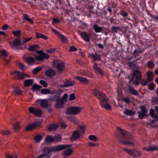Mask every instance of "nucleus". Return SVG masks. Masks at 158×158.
I'll return each mask as SVG.
<instances>
[{"label": "nucleus", "instance_id": "nucleus-1", "mask_svg": "<svg viewBox=\"0 0 158 158\" xmlns=\"http://www.w3.org/2000/svg\"><path fill=\"white\" fill-rule=\"evenodd\" d=\"M118 130L123 136L122 139H120V142L125 145L128 146L135 145V139L131 136L127 132L123 131L119 128H118Z\"/></svg>", "mask_w": 158, "mask_h": 158}, {"label": "nucleus", "instance_id": "nucleus-2", "mask_svg": "<svg viewBox=\"0 0 158 158\" xmlns=\"http://www.w3.org/2000/svg\"><path fill=\"white\" fill-rule=\"evenodd\" d=\"M50 100L52 102H56L55 107L56 108H60L63 107V103L62 101L60 99V95L59 94L52 96Z\"/></svg>", "mask_w": 158, "mask_h": 158}, {"label": "nucleus", "instance_id": "nucleus-3", "mask_svg": "<svg viewBox=\"0 0 158 158\" xmlns=\"http://www.w3.org/2000/svg\"><path fill=\"white\" fill-rule=\"evenodd\" d=\"M82 108L79 106L71 107L67 109L66 113L77 115L81 110Z\"/></svg>", "mask_w": 158, "mask_h": 158}, {"label": "nucleus", "instance_id": "nucleus-4", "mask_svg": "<svg viewBox=\"0 0 158 158\" xmlns=\"http://www.w3.org/2000/svg\"><path fill=\"white\" fill-rule=\"evenodd\" d=\"M70 146L68 145H59L53 146L50 148V149H48V151L49 152H56L65 149Z\"/></svg>", "mask_w": 158, "mask_h": 158}, {"label": "nucleus", "instance_id": "nucleus-5", "mask_svg": "<svg viewBox=\"0 0 158 158\" xmlns=\"http://www.w3.org/2000/svg\"><path fill=\"white\" fill-rule=\"evenodd\" d=\"M36 105H40L43 108H46L48 106V102L47 99H39L37 100L35 102Z\"/></svg>", "mask_w": 158, "mask_h": 158}, {"label": "nucleus", "instance_id": "nucleus-6", "mask_svg": "<svg viewBox=\"0 0 158 158\" xmlns=\"http://www.w3.org/2000/svg\"><path fill=\"white\" fill-rule=\"evenodd\" d=\"M42 122V121L41 120L35 121L32 124H29L26 126L25 130V131H28L34 129L39 126L41 124Z\"/></svg>", "mask_w": 158, "mask_h": 158}, {"label": "nucleus", "instance_id": "nucleus-7", "mask_svg": "<svg viewBox=\"0 0 158 158\" xmlns=\"http://www.w3.org/2000/svg\"><path fill=\"white\" fill-rule=\"evenodd\" d=\"M39 54L38 55H34L35 59L38 61H42L44 59H48L49 57V55L48 53L43 52L41 54L39 53Z\"/></svg>", "mask_w": 158, "mask_h": 158}, {"label": "nucleus", "instance_id": "nucleus-8", "mask_svg": "<svg viewBox=\"0 0 158 158\" xmlns=\"http://www.w3.org/2000/svg\"><path fill=\"white\" fill-rule=\"evenodd\" d=\"M93 94L97 98L101 101L103 100V98L106 97L105 95L97 89H94L92 91Z\"/></svg>", "mask_w": 158, "mask_h": 158}, {"label": "nucleus", "instance_id": "nucleus-9", "mask_svg": "<svg viewBox=\"0 0 158 158\" xmlns=\"http://www.w3.org/2000/svg\"><path fill=\"white\" fill-rule=\"evenodd\" d=\"M141 111L138 112V117L141 119H143V118L147 115L148 112V110L144 106H142L140 108Z\"/></svg>", "mask_w": 158, "mask_h": 158}, {"label": "nucleus", "instance_id": "nucleus-10", "mask_svg": "<svg viewBox=\"0 0 158 158\" xmlns=\"http://www.w3.org/2000/svg\"><path fill=\"white\" fill-rule=\"evenodd\" d=\"M1 52L3 59L5 60L7 63H9L10 60L11 56L4 50H1Z\"/></svg>", "mask_w": 158, "mask_h": 158}, {"label": "nucleus", "instance_id": "nucleus-11", "mask_svg": "<svg viewBox=\"0 0 158 158\" xmlns=\"http://www.w3.org/2000/svg\"><path fill=\"white\" fill-rule=\"evenodd\" d=\"M103 100L101 101V105L104 108L108 110H110L112 109L111 106L109 104H107L106 103L107 102L108 99L106 96L103 98Z\"/></svg>", "mask_w": 158, "mask_h": 158}, {"label": "nucleus", "instance_id": "nucleus-12", "mask_svg": "<svg viewBox=\"0 0 158 158\" xmlns=\"http://www.w3.org/2000/svg\"><path fill=\"white\" fill-rule=\"evenodd\" d=\"M53 64H57L56 69L59 73H61L64 70L65 67V64L63 62L57 63V61H54Z\"/></svg>", "mask_w": 158, "mask_h": 158}, {"label": "nucleus", "instance_id": "nucleus-13", "mask_svg": "<svg viewBox=\"0 0 158 158\" xmlns=\"http://www.w3.org/2000/svg\"><path fill=\"white\" fill-rule=\"evenodd\" d=\"M81 135L79 132H78L77 131H73L72 136L71 138V140L72 141H74L78 138H79L81 136Z\"/></svg>", "mask_w": 158, "mask_h": 158}, {"label": "nucleus", "instance_id": "nucleus-14", "mask_svg": "<svg viewBox=\"0 0 158 158\" xmlns=\"http://www.w3.org/2000/svg\"><path fill=\"white\" fill-rule=\"evenodd\" d=\"M39 48V46L38 44L33 45L30 46L28 48V50L31 52L36 51L37 53L39 54L40 51H37V50Z\"/></svg>", "mask_w": 158, "mask_h": 158}, {"label": "nucleus", "instance_id": "nucleus-15", "mask_svg": "<svg viewBox=\"0 0 158 158\" xmlns=\"http://www.w3.org/2000/svg\"><path fill=\"white\" fill-rule=\"evenodd\" d=\"M80 35L82 38L85 41L88 42L90 40V35L85 32H81Z\"/></svg>", "mask_w": 158, "mask_h": 158}, {"label": "nucleus", "instance_id": "nucleus-16", "mask_svg": "<svg viewBox=\"0 0 158 158\" xmlns=\"http://www.w3.org/2000/svg\"><path fill=\"white\" fill-rule=\"evenodd\" d=\"M141 72L139 70H134L133 75L137 79H140L142 77Z\"/></svg>", "mask_w": 158, "mask_h": 158}, {"label": "nucleus", "instance_id": "nucleus-17", "mask_svg": "<svg viewBox=\"0 0 158 158\" xmlns=\"http://www.w3.org/2000/svg\"><path fill=\"white\" fill-rule=\"evenodd\" d=\"M75 78L79 81L82 83L87 84L89 83V81L86 78L80 76H77L75 77Z\"/></svg>", "mask_w": 158, "mask_h": 158}, {"label": "nucleus", "instance_id": "nucleus-18", "mask_svg": "<svg viewBox=\"0 0 158 158\" xmlns=\"http://www.w3.org/2000/svg\"><path fill=\"white\" fill-rule=\"evenodd\" d=\"M75 84V83L73 81H67L64 82V85H60V87H67L74 86Z\"/></svg>", "mask_w": 158, "mask_h": 158}, {"label": "nucleus", "instance_id": "nucleus-19", "mask_svg": "<svg viewBox=\"0 0 158 158\" xmlns=\"http://www.w3.org/2000/svg\"><path fill=\"white\" fill-rule=\"evenodd\" d=\"M94 69L97 73L102 74V70L97 65V64L94 61L93 62Z\"/></svg>", "mask_w": 158, "mask_h": 158}, {"label": "nucleus", "instance_id": "nucleus-20", "mask_svg": "<svg viewBox=\"0 0 158 158\" xmlns=\"http://www.w3.org/2000/svg\"><path fill=\"white\" fill-rule=\"evenodd\" d=\"M55 71L52 69H48L45 72L46 75L48 77H51L56 75Z\"/></svg>", "mask_w": 158, "mask_h": 158}, {"label": "nucleus", "instance_id": "nucleus-21", "mask_svg": "<svg viewBox=\"0 0 158 158\" xmlns=\"http://www.w3.org/2000/svg\"><path fill=\"white\" fill-rule=\"evenodd\" d=\"M146 74L147 76V80L148 82H150L153 79L154 76L152 72L151 71H148L147 72Z\"/></svg>", "mask_w": 158, "mask_h": 158}, {"label": "nucleus", "instance_id": "nucleus-22", "mask_svg": "<svg viewBox=\"0 0 158 158\" xmlns=\"http://www.w3.org/2000/svg\"><path fill=\"white\" fill-rule=\"evenodd\" d=\"M59 126V125L57 123H52L49 126L48 130L50 131H54L57 129Z\"/></svg>", "mask_w": 158, "mask_h": 158}, {"label": "nucleus", "instance_id": "nucleus-23", "mask_svg": "<svg viewBox=\"0 0 158 158\" xmlns=\"http://www.w3.org/2000/svg\"><path fill=\"white\" fill-rule=\"evenodd\" d=\"M89 57L93 58L94 60H93V62L94 61V60L98 61L101 60V56L100 55H98L97 54H89Z\"/></svg>", "mask_w": 158, "mask_h": 158}, {"label": "nucleus", "instance_id": "nucleus-24", "mask_svg": "<svg viewBox=\"0 0 158 158\" xmlns=\"http://www.w3.org/2000/svg\"><path fill=\"white\" fill-rule=\"evenodd\" d=\"M85 125L79 126L76 131H77L79 132V133L81 135L85 133Z\"/></svg>", "mask_w": 158, "mask_h": 158}, {"label": "nucleus", "instance_id": "nucleus-25", "mask_svg": "<svg viewBox=\"0 0 158 158\" xmlns=\"http://www.w3.org/2000/svg\"><path fill=\"white\" fill-rule=\"evenodd\" d=\"M128 91L131 94L135 95H138V93L136 90L133 87L131 86H129L128 88Z\"/></svg>", "mask_w": 158, "mask_h": 158}, {"label": "nucleus", "instance_id": "nucleus-26", "mask_svg": "<svg viewBox=\"0 0 158 158\" xmlns=\"http://www.w3.org/2000/svg\"><path fill=\"white\" fill-rule=\"evenodd\" d=\"M64 152V155L66 156H69L71 155L73 152V150L71 148L65 149Z\"/></svg>", "mask_w": 158, "mask_h": 158}, {"label": "nucleus", "instance_id": "nucleus-27", "mask_svg": "<svg viewBox=\"0 0 158 158\" xmlns=\"http://www.w3.org/2000/svg\"><path fill=\"white\" fill-rule=\"evenodd\" d=\"M16 75L18 77V79H23L26 74L23 73L19 71H16L15 72Z\"/></svg>", "mask_w": 158, "mask_h": 158}, {"label": "nucleus", "instance_id": "nucleus-28", "mask_svg": "<svg viewBox=\"0 0 158 158\" xmlns=\"http://www.w3.org/2000/svg\"><path fill=\"white\" fill-rule=\"evenodd\" d=\"M68 120L70 121L75 123H77L79 122V120L77 118L74 116H71L68 117Z\"/></svg>", "mask_w": 158, "mask_h": 158}, {"label": "nucleus", "instance_id": "nucleus-29", "mask_svg": "<svg viewBox=\"0 0 158 158\" xmlns=\"http://www.w3.org/2000/svg\"><path fill=\"white\" fill-rule=\"evenodd\" d=\"M150 115L154 118L156 121H158V117L156 114H155V110L153 109H151L150 111Z\"/></svg>", "mask_w": 158, "mask_h": 158}, {"label": "nucleus", "instance_id": "nucleus-30", "mask_svg": "<svg viewBox=\"0 0 158 158\" xmlns=\"http://www.w3.org/2000/svg\"><path fill=\"white\" fill-rule=\"evenodd\" d=\"M22 19L23 20L25 19L29 22L30 23L33 24V22L32 19L30 18V17L27 14H24L23 16Z\"/></svg>", "mask_w": 158, "mask_h": 158}, {"label": "nucleus", "instance_id": "nucleus-31", "mask_svg": "<svg viewBox=\"0 0 158 158\" xmlns=\"http://www.w3.org/2000/svg\"><path fill=\"white\" fill-rule=\"evenodd\" d=\"M93 28L96 33H100L102 31V27L98 26L97 25L95 24L93 26Z\"/></svg>", "mask_w": 158, "mask_h": 158}, {"label": "nucleus", "instance_id": "nucleus-32", "mask_svg": "<svg viewBox=\"0 0 158 158\" xmlns=\"http://www.w3.org/2000/svg\"><path fill=\"white\" fill-rule=\"evenodd\" d=\"M34 80L33 79H29L26 80L24 81V85L26 86H30L31 85L33 82Z\"/></svg>", "mask_w": 158, "mask_h": 158}, {"label": "nucleus", "instance_id": "nucleus-33", "mask_svg": "<svg viewBox=\"0 0 158 158\" xmlns=\"http://www.w3.org/2000/svg\"><path fill=\"white\" fill-rule=\"evenodd\" d=\"M54 139L52 136L48 135L45 138V141L47 143H52L54 142Z\"/></svg>", "mask_w": 158, "mask_h": 158}, {"label": "nucleus", "instance_id": "nucleus-34", "mask_svg": "<svg viewBox=\"0 0 158 158\" xmlns=\"http://www.w3.org/2000/svg\"><path fill=\"white\" fill-rule=\"evenodd\" d=\"M13 91L14 93L18 95H20L22 94V91L17 87L13 88Z\"/></svg>", "mask_w": 158, "mask_h": 158}, {"label": "nucleus", "instance_id": "nucleus-35", "mask_svg": "<svg viewBox=\"0 0 158 158\" xmlns=\"http://www.w3.org/2000/svg\"><path fill=\"white\" fill-rule=\"evenodd\" d=\"M43 138L42 136L40 134L35 135L34 137V139L36 142H39Z\"/></svg>", "mask_w": 158, "mask_h": 158}, {"label": "nucleus", "instance_id": "nucleus-36", "mask_svg": "<svg viewBox=\"0 0 158 158\" xmlns=\"http://www.w3.org/2000/svg\"><path fill=\"white\" fill-rule=\"evenodd\" d=\"M13 129L16 131H18L20 128V126L19 124V122H16L13 124Z\"/></svg>", "mask_w": 158, "mask_h": 158}, {"label": "nucleus", "instance_id": "nucleus-37", "mask_svg": "<svg viewBox=\"0 0 158 158\" xmlns=\"http://www.w3.org/2000/svg\"><path fill=\"white\" fill-rule=\"evenodd\" d=\"M20 40L19 39H16L14 40L13 42V44H11L10 45L11 46L12 48H14L13 46H12V45L17 46L20 44Z\"/></svg>", "mask_w": 158, "mask_h": 158}, {"label": "nucleus", "instance_id": "nucleus-38", "mask_svg": "<svg viewBox=\"0 0 158 158\" xmlns=\"http://www.w3.org/2000/svg\"><path fill=\"white\" fill-rule=\"evenodd\" d=\"M27 63L29 64H31L34 62L35 59L32 57H27L26 59Z\"/></svg>", "mask_w": 158, "mask_h": 158}, {"label": "nucleus", "instance_id": "nucleus-39", "mask_svg": "<svg viewBox=\"0 0 158 158\" xmlns=\"http://www.w3.org/2000/svg\"><path fill=\"white\" fill-rule=\"evenodd\" d=\"M53 139H54V142L56 143L60 142L62 138L60 135H58L55 136Z\"/></svg>", "mask_w": 158, "mask_h": 158}, {"label": "nucleus", "instance_id": "nucleus-40", "mask_svg": "<svg viewBox=\"0 0 158 158\" xmlns=\"http://www.w3.org/2000/svg\"><path fill=\"white\" fill-rule=\"evenodd\" d=\"M144 149L148 151H153L158 150V148L155 146H150L145 148Z\"/></svg>", "mask_w": 158, "mask_h": 158}, {"label": "nucleus", "instance_id": "nucleus-41", "mask_svg": "<svg viewBox=\"0 0 158 158\" xmlns=\"http://www.w3.org/2000/svg\"><path fill=\"white\" fill-rule=\"evenodd\" d=\"M41 88V87L37 84H34L32 86V90L34 92H35Z\"/></svg>", "mask_w": 158, "mask_h": 158}, {"label": "nucleus", "instance_id": "nucleus-42", "mask_svg": "<svg viewBox=\"0 0 158 158\" xmlns=\"http://www.w3.org/2000/svg\"><path fill=\"white\" fill-rule=\"evenodd\" d=\"M58 37L60 39L61 41L63 43H65L67 41V38L62 34H60Z\"/></svg>", "mask_w": 158, "mask_h": 158}, {"label": "nucleus", "instance_id": "nucleus-43", "mask_svg": "<svg viewBox=\"0 0 158 158\" xmlns=\"http://www.w3.org/2000/svg\"><path fill=\"white\" fill-rule=\"evenodd\" d=\"M123 113L125 114L130 116H132L134 114L133 112L128 109L125 110Z\"/></svg>", "mask_w": 158, "mask_h": 158}, {"label": "nucleus", "instance_id": "nucleus-44", "mask_svg": "<svg viewBox=\"0 0 158 158\" xmlns=\"http://www.w3.org/2000/svg\"><path fill=\"white\" fill-rule=\"evenodd\" d=\"M132 155L134 157H138L140 156L141 155V153L135 150H133Z\"/></svg>", "mask_w": 158, "mask_h": 158}, {"label": "nucleus", "instance_id": "nucleus-45", "mask_svg": "<svg viewBox=\"0 0 158 158\" xmlns=\"http://www.w3.org/2000/svg\"><path fill=\"white\" fill-rule=\"evenodd\" d=\"M42 113V112L41 110L38 109H36L34 114L36 116L39 117L41 115Z\"/></svg>", "mask_w": 158, "mask_h": 158}, {"label": "nucleus", "instance_id": "nucleus-46", "mask_svg": "<svg viewBox=\"0 0 158 158\" xmlns=\"http://www.w3.org/2000/svg\"><path fill=\"white\" fill-rule=\"evenodd\" d=\"M41 93L43 94H49L51 93V91L47 89H44L41 90Z\"/></svg>", "mask_w": 158, "mask_h": 158}, {"label": "nucleus", "instance_id": "nucleus-47", "mask_svg": "<svg viewBox=\"0 0 158 158\" xmlns=\"http://www.w3.org/2000/svg\"><path fill=\"white\" fill-rule=\"evenodd\" d=\"M89 139L90 140L94 142L96 141L97 140V137L95 135H91L89 136Z\"/></svg>", "mask_w": 158, "mask_h": 158}, {"label": "nucleus", "instance_id": "nucleus-48", "mask_svg": "<svg viewBox=\"0 0 158 158\" xmlns=\"http://www.w3.org/2000/svg\"><path fill=\"white\" fill-rule=\"evenodd\" d=\"M12 33L15 36L17 37H19L20 35V31L19 30L13 31Z\"/></svg>", "mask_w": 158, "mask_h": 158}, {"label": "nucleus", "instance_id": "nucleus-49", "mask_svg": "<svg viewBox=\"0 0 158 158\" xmlns=\"http://www.w3.org/2000/svg\"><path fill=\"white\" fill-rule=\"evenodd\" d=\"M83 75L88 76L90 77L93 78L94 77V74L90 72L84 73L82 74Z\"/></svg>", "mask_w": 158, "mask_h": 158}, {"label": "nucleus", "instance_id": "nucleus-50", "mask_svg": "<svg viewBox=\"0 0 158 158\" xmlns=\"http://www.w3.org/2000/svg\"><path fill=\"white\" fill-rule=\"evenodd\" d=\"M122 100L126 103H129L131 102V101L129 97H124L122 98Z\"/></svg>", "mask_w": 158, "mask_h": 158}, {"label": "nucleus", "instance_id": "nucleus-51", "mask_svg": "<svg viewBox=\"0 0 158 158\" xmlns=\"http://www.w3.org/2000/svg\"><path fill=\"white\" fill-rule=\"evenodd\" d=\"M148 67L150 69H152L155 66L154 63L151 61H149L148 63Z\"/></svg>", "mask_w": 158, "mask_h": 158}, {"label": "nucleus", "instance_id": "nucleus-52", "mask_svg": "<svg viewBox=\"0 0 158 158\" xmlns=\"http://www.w3.org/2000/svg\"><path fill=\"white\" fill-rule=\"evenodd\" d=\"M41 69V68L40 67H37L34 69L33 70V73L36 74L40 72Z\"/></svg>", "mask_w": 158, "mask_h": 158}, {"label": "nucleus", "instance_id": "nucleus-53", "mask_svg": "<svg viewBox=\"0 0 158 158\" xmlns=\"http://www.w3.org/2000/svg\"><path fill=\"white\" fill-rule=\"evenodd\" d=\"M148 82V80H147L144 79H142L141 80V83L143 86L146 85Z\"/></svg>", "mask_w": 158, "mask_h": 158}, {"label": "nucleus", "instance_id": "nucleus-54", "mask_svg": "<svg viewBox=\"0 0 158 158\" xmlns=\"http://www.w3.org/2000/svg\"><path fill=\"white\" fill-rule=\"evenodd\" d=\"M76 99L75 94L74 93L71 94L69 97V100L70 101L74 100Z\"/></svg>", "mask_w": 158, "mask_h": 158}, {"label": "nucleus", "instance_id": "nucleus-55", "mask_svg": "<svg viewBox=\"0 0 158 158\" xmlns=\"http://www.w3.org/2000/svg\"><path fill=\"white\" fill-rule=\"evenodd\" d=\"M1 133L5 135H8L10 133V131L9 130H2Z\"/></svg>", "mask_w": 158, "mask_h": 158}, {"label": "nucleus", "instance_id": "nucleus-56", "mask_svg": "<svg viewBox=\"0 0 158 158\" xmlns=\"http://www.w3.org/2000/svg\"><path fill=\"white\" fill-rule=\"evenodd\" d=\"M35 110L36 109L34 107L31 106L29 108V110L30 113L32 114H34Z\"/></svg>", "mask_w": 158, "mask_h": 158}, {"label": "nucleus", "instance_id": "nucleus-57", "mask_svg": "<svg viewBox=\"0 0 158 158\" xmlns=\"http://www.w3.org/2000/svg\"><path fill=\"white\" fill-rule=\"evenodd\" d=\"M88 144L89 146L90 147L97 146L98 145V144L91 142H89Z\"/></svg>", "mask_w": 158, "mask_h": 158}, {"label": "nucleus", "instance_id": "nucleus-58", "mask_svg": "<svg viewBox=\"0 0 158 158\" xmlns=\"http://www.w3.org/2000/svg\"><path fill=\"white\" fill-rule=\"evenodd\" d=\"M40 83L42 85H43L45 87H46L48 86L47 83L44 81L41 80L40 81Z\"/></svg>", "mask_w": 158, "mask_h": 158}, {"label": "nucleus", "instance_id": "nucleus-59", "mask_svg": "<svg viewBox=\"0 0 158 158\" xmlns=\"http://www.w3.org/2000/svg\"><path fill=\"white\" fill-rule=\"evenodd\" d=\"M155 85L153 83H151L149 85L148 89L150 90H153L154 89Z\"/></svg>", "mask_w": 158, "mask_h": 158}, {"label": "nucleus", "instance_id": "nucleus-60", "mask_svg": "<svg viewBox=\"0 0 158 158\" xmlns=\"http://www.w3.org/2000/svg\"><path fill=\"white\" fill-rule=\"evenodd\" d=\"M77 50V48L74 46H73L70 47L69 51V52H73L76 51Z\"/></svg>", "mask_w": 158, "mask_h": 158}, {"label": "nucleus", "instance_id": "nucleus-61", "mask_svg": "<svg viewBox=\"0 0 158 158\" xmlns=\"http://www.w3.org/2000/svg\"><path fill=\"white\" fill-rule=\"evenodd\" d=\"M124 151L127 152L131 155H132L133 150H131L128 149H124Z\"/></svg>", "mask_w": 158, "mask_h": 158}, {"label": "nucleus", "instance_id": "nucleus-62", "mask_svg": "<svg viewBox=\"0 0 158 158\" xmlns=\"http://www.w3.org/2000/svg\"><path fill=\"white\" fill-rule=\"evenodd\" d=\"M51 30L52 31L57 35L58 37L61 34L58 31L52 28H51Z\"/></svg>", "mask_w": 158, "mask_h": 158}, {"label": "nucleus", "instance_id": "nucleus-63", "mask_svg": "<svg viewBox=\"0 0 158 158\" xmlns=\"http://www.w3.org/2000/svg\"><path fill=\"white\" fill-rule=\"evenodd\" d=\"M67 98H68L67 94H65L64 95L63 98H62V99L61 100L63 102H65L67 101Z\"/></svg>", "mask_w": 158, "mask_h": 158}, {"label": "nucleus", "instance_id": "nucleus-64", "mask_svg": "<svg viewBox=\"0 0 158 158\" xmlns=\"http://www.w3.org/2000/svg\"><path fill=\"white\" fill-rule=\"evenodd\" d=\"M48 155V154L47 153L45 152L43 154L40 155L36 158H43L44 156H47Z\"/></svg>", "mask_w": 158, "mask_h": 158}]
</instances>
